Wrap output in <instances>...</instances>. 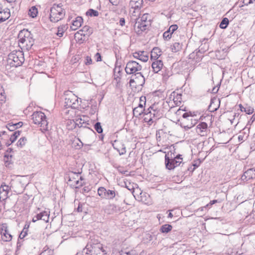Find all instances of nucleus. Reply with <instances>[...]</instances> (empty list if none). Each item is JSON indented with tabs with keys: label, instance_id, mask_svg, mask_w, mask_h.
Here are the masks:
<instances>
[{
	"label": "nucleus",
	"instance_id": "nucleus-1",
	"mask_svg": "<svg viewBox=\"0 0 255 255\" xmlns=\"http://www.w3.org/2000/svg\"><path fill=\"white\" fill-rule=\"evenodd\" d=\"M142 66L137 62L133 60L129 61L126 65L125 68V71L127 74H133L132 77H135V79L140 80L141 83L136 82L134 78H131L129 84L130 86L136 87L137 85L143 86L145 83V78L141 72Z\"/></svg>",
	"mask_w": 255,
	"mask_h": 255
},
{
	"label": "nucleus",
	"instance_id": "nucleus-2",
	"mask_svg": "<svg viewBox=\"0 0 255 255\" xmlns=\"http://www.w3.org/2000/svg\"><path fill=\"white\" fill-rule=\"evenodd\" d=\"M18 46L21 50L28 51L33 45L34 40L32 34L27 29L20 30L18 34Z\"/></svg>",
	"mask_w": 255,
	"mask_h": 255
},
{
	"label": "nucleus",
	"instance_id": "nucleus-3",
	"mask_svg": "<svg viewBox=\"0 0 255 255\" xmlns=\"http://www.w3.org/2000/svg\"><path fill=\"white\" fill-rule=\"evenodd\" d=\"M182 155L178 154L175 155L171 151L168 152L165 156V164L166 168L169 170L173 169L182 163L183 159Z\"/></svg>",
	"mask_w": 255,
	"mask_h": 255
},
{
	"label": "nucleus",
	"instance_id": "nucleus-4",
	"mask_svg": "<svg viewBox=\"0 0 255 255\" xmlns=\"http://www.w3.org/2000/svg\"><path fill=\"white\" fill-rule=\"evenodd\" d=\"M62 6V3H54L50 8L49 19L51 22H57L64 18L65 10Z\"/></svg>",
	"mask_w": 255,
	"mask_h": 255
},
{
	"label": "nucleus",
	"instance_id": "nucleus-5",
	"mask_svg": "<svg viewBox=\"0 0 255 255\" xmlns=\"http://www.w3.org/2000/svg\"><path fill=\"white\" fill-rule=\"evenodd\" d=\"M142 115L144 122L147 123L149 125H151L161 117L160 111L154 109L153 106L146 109Z\"/></svg>",
	"mask_w": 255,
	"mask_h": 255
},
{
	"label": "nucleus",
	"instance_id": "nucleus-6",
	"mask_svg": "<svg viewBox=\"0 0 255 255\" xmlns=\"http://www.w3.org/2000/svg\"><path fill=\"white\" fill-rule=\"evenodd\" d=\"M8 60L12 66L18 67L24 61V55L21 51H13L8 55Z\"/></svg>",
	"mask_w": 255,
	"mask_h": 255
},
{
	"label": "nucleus",
	"instance_id": "nucleus-7",
	"mask_svg": "<svg viewBox=\"0 0 255 255\" xmlns=\"http://www.w3.org/2000/svg\"><path fill=\"white\" fill-rule=\"evenodd\" d=\"M98 195L102 199L106 200H113L117 196H119V193L114 188L113 189H107L104 187H100L97 190Z\"/></svg>",
	"mask_w": 255,
	"mask_h": 255
},
{
	"label": "nucleus",
	"instance_id": "nucleus-8",
	"mask_svg": "<svg viewBox=\"0 0 255 255\" xmlns=\"http://www.w3.org/2000/svg\"><path fill=\"white\" fill-rule=\"evenodd\" d=\"M32 119L35 124L40 125V127L44 130L48 128V122L45 115L42 112H34L32 115Z\"/></svg>",
	"mask_w": 255,
	"mask_h": 255
},
{
	"label": "nucleus",
	"instance_id": "nucleus-9",
	"mask_svg": "<svg viewBox=\"0 0 255 255\" xmlns=\"http://www.w3.org/2000/svg\"><path fill=\"white\" fill-rule=\"evenodd\" d=\"M86 247L89 248V255H107L106 251L103 249L102 244L100 243H94L90 242L87 244Z\"/></svg>",
	"mask_w": 255,
	"mask_h": 255
},
{
	"label": "nucleus",
	"instance_id": "nucleus-10",
	"mask_svg": "<svg viewBox=\"0 0 255 255\" xmlns=\"http://www.w3.org/2000/svg\"><path fill=\"white\" fill-rule=\"evenodd\" d=\"M79 105L78 97L71 92H70V94H68L65 99V107L66 108L76 109Z\"/></svg>",
	"mask_w": 255,
	"mask_h": 255
},
{
	"label": "nucleus",
	"instance_id": "nucleus-11",
	"mask_svg": "<svg viewBox=\"0 0 255 255\" xmlns=\"http://www.w3.org/2000/svg\"><path fill=\"white\" fill-rule=\"evenodd\" d=\"M148 25V21H141L139 20V18H137L134 29L138 34H140L147 28Z\"/></svg>",
	"mask_w": 255,
	"mask_h": 255
},
{
	"label": "nucleus",
	"instance_id": "nucleus-12",
	"mask_svg": "<svg viewBox=\"0 0 255 255\" xmlns=\"http://www.w3.org/2000/svg\"><path fill=\"white\" fill-rule=\"evenodd\" d=\"M0 230L2 241L4 242H9L11 240L12 236L8 230L7 225L6 223L2 224Z\"/></svg>",
	"mask_w": 255,
	"mask_h": 255
},
{
	"label": "nucleus",
	"instance_id": "nucleus-13",
	"mask_svg": "<svg viewBox=\"0 0 255 255\" xmlns=\"http://www.w3.org/2000/svg\"><path fill=\"white\" fill-rule=\"evenodd\" d=\"M195 129L198 134L202 136L207 135L209 131L208 125L205 122H200L196 126Z\"/></svg>",
	"mask_w": 255,
	"mask_h": 255
},
{
	"label": "nucleus",
	"instance_id": "nucleus-14",
	"mask_svg": "<svg viewBox=\"0 0 255 255\" xmlns=\"http://www.w3.org/2000/svg\"><path fill=\"white\" fill-rule=\"evenodd\" d=\"M93 33V29L88 25H85L82 29L77 31L75 36H77L80 34L82 36L87 37V39Z\"/></svg>",
	"mask_w": 255,
	"mask_h": 255
},
{
	"label": "nucleus",
	"instance_id": "nucleus-15",
	"mask_svg": "<svg viewBox=\"0 0 255 255\" xmlns=\"http://www.w3.org/2000/svg\"><path fill=\"white\" fill-rule=\"evenodd\" d=\"M189 59H193L195 62H199L203 57V52L201 50H196L189 54Z\"/></svg>",
	"mask_w": 255,
	"mask_h": 255
},
{
	"label": "nucleus",
	"instance_id": "nucleus-16",
	"mask_svg": "<svg viewBox=\"0 0 255 255\" xmlns=\"http://www.w3.org/2000/svg\"><path fill=\"white\" fill-rule=\"evenodd\" d=\"M153 71L155 73H158L161 70H164L163 62L161 60H154L151 65Z\"/></svg>",
	"mask_w": 255,
	"mask_h": 255
},
{
	"label": "nucleus",
	"instance_id": "nucleus-17",
	"mask_svg": "<svg viewBox=\"0 0 255 255\" xmlns=\"http://www.w3.org/2000/svg\"><path fill=\"white\" fill-rule=\"evenodd\" d=\"M255 178V169L250 168L245 171L241 177L243 181H248Z\"/></svg>",
	"mask_w": 255,
	"mask_h": 255
},
{
	"label": "nucleus",
	"instance_id": "nucleus-18",
	"mask_svg": "<svg viewBox=\"0 0 255 255\" xmlns=\"http://www.w3.org/2000/svg\"><path fill=\"white\" fill-rule=\"evenodd\" d=\"M133 56L136 59L141 60L142 62H146L148 60V55L146 52L144 51H139L133 53Z\"/></svg>",
	"mask_w": 255,
	"mask_h": 255
},
{
	"label": "nucleus",
	"instance_id": "nucleus-19",
	"mask_svg": "<svg viewBox=\"0 0 255 255\" xmlns=\"http://www.w3.org/2000/svg\"><path fill=\"white\" fill-rule=\"evenodd\" d=\"M162 51L161 49L157 47H154L151 51L150 58L151 60H158V58L161 55Z\"/></svg>",
	"mask_w": 255,
	"mask_h": 255
},
{
	"label": "nucleus",
	"instance_id": "nucleus-20",
	"mask_svg": "<svg viewBox=\"0 0 255 255\" xmlns=\"http://www.w3.org/2000/svg\"><path fill=\"white\" fill-rule=\"evenodd\" d=\"M83 21V19L81 16L76 17L75 19L73 20L72 22V26H71V28L73 30H76L78 28L81 26Z\"/></svg>",
	"mask_w": 255,
	"mask_h": 255
},
{
	"label": "nucleus",
	"instance_id": "nucleus-21",
	"mask_svg": "<svg viewBox=\"0 0 255 255\" xmlns=\"http://www.w3.org/2000/svg\"><path fill=\"white\" fill-rule=\"evenodd\" d=\"M49 212L44 211L37 214V220H41L45 223L48 222Z\"/></svg>",
	"mask_w": 255,
	"mask_h": 255
},
{
	"label": "nucleus",
	"instance_id": "nucleus-22",
	"mask_svg": "<svg viewBox=\"0 0 255 255\" xmlns=\"http://www.w3.org/2000/svg\"><path fill=\"white\" fill-rule=\"evenodd\" d=\"M143 0H130L129 5L134 9H140L143 4Z\"/></svg>",
	"mask_w": 255,
	"mask_h": 255
},
{
	"label": "nucleus",
	"instance_id": "nucleus-23",
	"mask_svg": "<svg viewBox=\"0 0 255 255\" xmlns=\"http://www.w3.org/2000/svg\"><path fill=\"white\" fill-rule=\"evenodd\" d=\"M239 107L242 112H245L247 114L251 115L254 112V109L248 105H246V106L244 107L242 104H240Z\"/></svg>",
	"mask_w": 255,
	"mask_h": 255
},
{
	"label": "nucleus",
	"instance_id": "nucleus-24",
	"mask_svg": "<svg viewBox=\"0 0 255 255\" xmlns=\"http://www.w3.org/2000/svg\"><path fill=\"white\" fill-rule=\"evenodd\" d=\"M145 109H142L140 107H135L133 109V115L136 118H139L142 115L145 111Z\"/></svg>",
	"mask_w": 255,
	"mask_h": 255
},
{
	"label": "nucleus",
	"instance_id": "nucleus-25",
	"mask_svg": "<svg viewBox=\"0 0 255 255\" xmlns=\"http://www.w3.org/2000/svg\"><path fill=\"white\" fill-rule=\"evenodd\" d=\"M172 229V226L169 224H165L161 226L159 231L162 233L167 234Z\"/></svg>",
	"mask_w": 255,
	"mask_h": 255
},
{
	"label": "nucleus",
	"instance_id": "nucleus-26",
	"mask_svg": "<svg viewBox=\"0 0 255 255\" xmlns=\"http://www.w3.org/2000/svg\"><path fill=\"white\" fill-rule=\"evenodd\" d=\"M67 25H62L58 27L56 35L59 37H61L63 35L64 31L67 29Z\"/></svg>",
	"mask_w": 255,
	"mask_h": 255
},
{
	"label": "nucleus",
	"instance_id": "nucleus-27",
	"mask_svg": "<svg viewBox=\"0 0 255 255\" xmlns=\"http://www.w3.org/2000/svg\"><path fill=\"white\" fill-rule=\"evenodd\" d=\"M3 15L0 17V22H3L7 19L10 16L9 9L6 8L2 12Z\"/></svg>",
	"mask_w": 255,
	"mask_h": 255
},
{
	"label": "nucleus",
	"instance_id": "nucleus-28",
	"mask_svg": "<svg viewBox=\"0 0 255 255\" xmlns=\"http://www.w3.org/2000/svg\"><path fill=\"white\" fill-rule=\"evenodd\" d=\"M182 45L179 42H175L171 46V49L173 52H177L182 49Z\"/></svg>",
	"mask_w": 255,
	"mask_h": 255
},
{
	"label": "nucleus",
	"instance_id": "nucleus-29",
	"mask_svg": "<svg viewBox=\"0 0 255 255\" xmlns=\"http://www.w3.org/2000/svg\"><path fill=\"white\" fill-rule=\"evenodd\" d=\"M174 98H173V101L174 103L177 105V106H180V105L181 104L182 101V94H175L174 92Z\"/></svg>",
	"mask_w": 255,
	"mask_h": 255
},
{
	"label": "nucleus",
	"instance_id": "nucleus-30",
	"mask_svg": "<svg viewBox=\"0 0 255 255\" xmlns=\"http://www.w3.org/2000/svg\"><path fill=\"white\" fill-rule=\"evenodd\" d=\"M38 14V10L37 8L35 6H32L29 9L28 11V14L32 18H34L37 16Z\"/></svg>",
	"mask_w": 255,
	"mask_h": 255
},
{
	"label": "nucleus",
	"instance_id": "nucleus-31",
	"mask_svg": "<svg viewBox=\"0 0 255 255\" xmlns=\"http://www.w3.org/2000/svg\"><path fill=\"white\" fill-rule=\"evenodd\" d=\"M86 14L87 15L90 16L91 17H97L99 15V13L97 10L92 8L89 9L87 11Z\"/></svg>",
	"mask_w": 255,
	"mask_h": 255
},
{
	"label": "nucleus",
	"instance_id": "nucleus-32",
	"mask_svg": "<svg viewBox=\"0 0 255 255\" xmlns=\"http://www.w3.org/2000/svg\"><path fill=\"white\" fill-rule=\"evenodd\" d=\"M21 131L17 130L14 131L11 135L9 138V140L11 143H13L17 139V138L20 135Z\"/></svg>",
	"mask_w": 255,
	"mask_h": 255
},
{
	"label": "nucleus",
	"instance_id": "nucleus-33",
	"mask_svg": "<svg viewBox=\"0 0 255 255\" xmlns=\"http://www.w3.org/2000/svg\"><path fill=\"white\" fill-rule=\"evenodd\" d=\"M229 23V20L228 18L227 17H224L222 19L219 26L221 29H226Z\"/></svg>",
	"mask_w": 255,
	"mask_h": 255
},
{
	"label": "nucleus",
	"instance_id": "nucleus-34",
	"mask_svg": "<svg viewBox=\"0 0 255 255\" xmlns=\"http://www.w3.org/2000/svg\"><path fill=\"white\" fill-rule=\"evenodd\" d=\"M95 129L96 131L100 134L102 133L103 131V129L102 127L101 126V124L100 122H97L95 124L94 126Z\"/></svg>",
	"mask_w": 255,
	"mask_h": 255
},
{
	"label": "nucleus",
	"instance_id": "nucleus-35",
	"mask_svg": "<svg viewBox=\"0 0 255 255\" xmlns=\"http://www.w3.org/2000/svg\"><path fill=\"white\" fill-rule=\"evenodd\" d=\"M27 141V139L25 137H21L17 141L16 145L19 147H22L25 145Z\"/></svg>",
	"mask_w": 255,
	"mask_h": 255
},
{
	"label": "nucleus",
	"instance_id": "nucleus-36",
	"mask_svg": "<svg viewBox=\"0 0 255 255\" xmlns=\"http://www.w3.org/2000/svg\"><path fill=\"white\" fill-rule=\"evenodd\" d=\"M26 225H25L23 229L21 231V233L20 234L19 236V238L20 239H23L27 235V232H28V228L29 227V225L27 226V227H26Z\"/></svg>",
	"mask_w": 255,
	"mask_h": 255
},
{
	"label": "nucleus",
	"instance_id": "nucleus-37",
	"mask_svg": "<svg viewBox=\"0 0 255 255\" xmlns=\"http://www.w3.org/2000/svg\"><path fill=\"white\" fill-rule=\"evenodd\" d=\"M108 207L113 212H117L120 210V207L114 204H110Z\"/></svg>",
	"mask_w": 255,
	"mask_h": 255
},
{
	"label": "nucleus",
	"instance_id": "nucleus-38",
	"mask_svg": "<svg viewBox=\"0 0 255 255\" xmlns=\"http://www.w3.org/2000/svg\"><path fill=\"white\" fill-rule=\"evenodd\" d=\"M164 70H162L161 71V73H160V74L162 75V77H163V79L165 80H167L170 76V73L169 72H166V68L165 67H164Z\"/></svg>",
	"mask_w": 255,
	"mask_h": 255
},
{
	"label": "nucleus",
	"instance_id": "nucleus-39",
	"mask_svg": "<svg viewBox=\"0 0 255 255\" xmlns=\"http://www.w3.org/2000/svg\"><path fill=\"white\" fill-rule=\"evenodd\" d=\"M255 2V0H243L242 1V4L240 3L239 4V7H242L244 5H248L249 4H250L251 3H253V2Z\"/></svg>",
	"mask_w": 255,
	"mask_h": 255
},
{
	"label": "nucleus",
	"instance_id": "nucleus-40",
	"mask_svg": "<svg viewBox=\"0 0 255 255\" xmlns=\"http://www.w3.org/2000/svg\"><path fill=\"white\" fill-rule=\"evenodd\" d=\"M88 250L89 248L85 247L82 252L77 253L76 255H89L90 253H88L89 250Z\"/></svg>",
	"mask_w": 255,
	"mask_h": 255
},
{
	"label": "nucleus",
	"instance_id": "nucleus-41",
	"mask_svg": "<svg viewBox=\"0 0 255 255\" xmlns=\"http://www.w3.org/2000/svg\"><path fill=\"white\" fill-rule=\"evenodd\" d=\"M178 27L177 25L173 24L169 27L167 30L169 32L172 34V33L177 29Z\"/></svg>",
	"mask_w": 255,
	"mask_h": 255
},
{
	"label": "nucleus",
	"instance_id": "nucleus-42",
	"mask_svg": "<svg viewBox=\"0 0 255 255\" xmlns=\"http://www.w3.org/2000/svg\"><path fill=\"white\" fill-rule=\"evenodd\" d=\"M255 121V113L252 116L251 118L248 121V124L246 126L247 128H250V126L253 124L254 122Z\"/></svg>",
	"mask_w": 255,
	"mask_h": 255
},
{
	"label": "nucleus",
	"instance_id": "nucleus-43",
	"mask_svg": "<svg viewBox=\"0 0 255 255\" xmlns=\"http://www.w3.org/2000/svg\"><path fill=\"white\" fill-rule=\"evenodd\" d=\"M172 34L168 31H165L163 34V37L166 40H168L171 38Z\"/></svg>",
	"mask_w": 255,
	"mask_h": 255
},
{
	"label": "nucleus",
	"instance_id": "nucleus-44",
	"mask_svg": "<svg viewBox=\"0 0 255 255\" xmlns=\"http://www.w3.org/2000/svg\"><path fill=\"white\" fill-rule=\"evenodd\" d=\"M7 128L11 131H14L16 129V128H15L13 125V123H9L6 125Z\"/></svg>",
	"mask_w": 255,
	"mask_h": 255
},
{
	"label": "nucleus",
	"instance_id": "nucleus-45",
	"mask_svg": "<svg viewBox=\"0 0 255 255\" xmlns=\"http://www.w3.org/2000/svg\"><path fill=\"white\" fill-rule=\"evenodd\" d=\"M73 185L74 188H79L83 185V183L81 182H80L79 180H77L75 181V184Z\"/></svg>",
	"mask_w": 255,
	"mask_h": 255
},
{
	"label": "nucleus",
	"instance_id": "nucleus-46",
	"mask_svg": "<svg viewBox=\"0 0 255 255\" xmlns=\"http://www.w3.org/2000/svg\"><path fill=\"white\" fill-rule=\"evenodd\" d=\"M75 38H77L78 39V41L81 43L85 41L87 39V37L82 36L81 34H80L79 36H75Z\"/></svg>",
	"mask_w": 255,
	"mask_h": 255
},
{
	"label": "nucleus",
	"instance_id": "nucleus-47",
	"mask_svg": "<svg viewBox=\"0 0 255 255\" xmlns=\"http://www.w3.org/2000/svg\"><path fill=\"white\" fill-rule=\"evenodd\" d=\"M91 190V187L90 186H85L82 189V193L83 194L88 193Z\"/></svg>",
	"mask_w": 255,
	"mask_h": 255
},
{
	"label": "nucleus",
	"instance_id": "nucleus-48",
	"mask_svg": "<svg viewBox=\"0 0 255 255\" xmlns=\"http://www.w3.org/2000/svg\"><path fill=\"white\" fill-rule=\"evenodd\" d=\"M0 188H2V191L5 192L6 194H7V193H8L9 190V188L8 186L2 184L1 185Z\"/></svg>",
	"mask_w": 255,
	"mask_h": 255
},
{
	"label": "nucleus",
	"instance_id": "nucleus-49",
	"mask_svg": "<svg viewBox=\"0 0 255 255\" xmlns=\"http://www.w3.org/2000/svg\"><path fill=\"white\" fill-rule=\"evenodd\" d=\"M122 147L121 149H119L118 151L120 154V155H123L126 152V147L124 146V144H122Z\"/></svg>",
	"mask_w": 255,
	"mask_h": 255
},
{
	"label": "nucleus",
	"instance_id": "nucleus-50",
	"mask_svg": "<svg viewBox=\"0 0 255 255\" xmlns=\"http://www.w3.org/2000/svg\"><path fill=\"white\" fill-rule=\"evenodd\" d=\"M92 63V60L91 58L88 56H86L85 61V64L86 65H88L91 64Z\"/></svg>",
	"mask_w": 255,
	"mask_h": 255
},
{
	"label": "nucleus",
	"instance_id": "nucleus-51",
	"mask_svg": "<svg viewBox=\"0 0 255 255\" xmlns=\"http://www.w3.org/2000/svg\"><path fill=\"white\" fill-rule=\"evenodd\" d=\"M119 144H121V143H120L119 142H118L117 140H115L114 142L113 143V146L114 148L116 149L117 151H118L119 149H120V148L119 147Z\"/></svg>",
	"mask_w": 255,
	"mask_h": 255
},
{
	"label": "nucleus",
	"instance_id": "nucleus-52",
	"mask_svg": "<svg viewBox=\"0 0 255 255\" xmlns=\"http://www.w3.org/2000/svg\"><path fill=\"white\" fill-rule=\"evenodd\" d=\"M200 163H201V161L199 160H198L197 161H194V163L192 164V165L194 166V168H193L192 171H193L196 168H197L200 165Z\"/></svg>",
	"mask_w": 255,
	"mask_h": 255
},
{
	"label": "nucleus",
	"instance_id": "nucleus-53",
	"mask_svg": "<svg viewBox=\"0 0 255 255\" xmlns=\"http://www.w3.org/2000/svg\"><path fill=\"white\" fill-rule=\"evenodd\" d=\"M192 117V113L191 112L184 113L182 115V117L184 119H188L189 117Z\"/></svg>",
	"mask_w": 255,
	"mask_h": 255
},
{
	"label": "nucleus",
	"instance_id": "nucleus-54",
	"mask_svg": "<svg viewBox=\"0 0 255 255\" xmlns=\"http://www.w3.org/2000/svg\"><path fill=\"white\" fill-rule=\"evenodd\" d=\"M139 103H141L143 104L144 106H145L146 104V98L145 96H141L139 99Z\"/></svg>",
	"mask_w": 255,
	"mask_h": 255
},
{
	"label": "nucleus",
	"instance_id": "nucleus-55",
	"mask_svg": "<svg viewBox=\"0 0 255 255\" xmlns=\"http://www.w3.org/2000/svg\"><path fill=\"white\" fill-rule=\"evenodd\" d=\"M218 90H219V88H217V87H214L212 88V89L211 90H210V89H209L208 90V92L211 93L216 94L218 92Z\"/></svg>",
	"mask_w": 255,
	"mask_h": 255
},
{
	"label": "nucleus",
	"instance_id": "nucleus-56",
	"mask_svg": "<svg viewBox=\"0 0 255 255\" xmlns=\"http://www.w3.org/2000/svg\"><path fill=\"white\" fill-rule=\"evenodd\" d=\"M4 162L5 166H6V167L8 166L10 164L12 163L11 160L10 158H8V159L4 158Z\"/></svg>",
	"mask_w": 255,
	"mask_h": 255
},
{
	"label": "nucleus",
	"instance_id": "nucleus-57",
	"mask_svg": "<svg viewBox=\"0 0 255 255\" xmlns=\"http://www.w3.org/2000/svg\"><path fill=\"white\" fill-rule=\"evenodd\" d=\"M217 202H218V200H213L212 201H211L209 204H208L207 205H206V206L204 207V208H206V207L210 208L212 205H213L214 204L217 203Z\"/></svg>",
	"mask_w": 255,
	"mask_h": 255
},
{
	"label": "nucleus",
	"instance_id": "nucleus-58",
	"mask_svg": "<svg viewBox=\"0 0 255 255\" xmlns=\"http://www.w3.org/2000/svg\"><path fill=\"white\" fill-rule=\"evenodd\" d=\"M120 25L123 26L125 25V19L124 17H121L119 22Z\"/></svg>",
	"mask_w": 255,
	"mask_h": 255
},
{
	"label": "nucleus",
	"instance_id": "nucleus-59",
	"mask_svg": "<svg viewBox=\"0 0 255 255\" xmlns=\"http://www.w3.org/2000/svg\"><path fill=\"white\" fill-rule=\"evenodd\" d=\"M95 58L96 59V61L97 62H99V61H102V56L100 54V53L99 52H97L96 54H95Z\"/></svg>",
	"mask_w": 255,
	"mask_h": 255
},
{
	"label": "nucleus",
	"instance_id": "nucleus-60",
	"mask_svg": "<svg viewBox=\"0 0 255 255\" xmlns=\"http://www.w3.org/2000/svg\"><path fill=\"white\" fill-rule=\"evenodd\" d=\"M194 124H193L192 123H191L190 125H188L186 126L182 125V127H183L185 130H188L192 128L194 126Z\"/></svg>",
	"mask_w": 255,
	"mask_h": 255
},
{
	"label": "nucleus",
	"instance_id": "nucleus-61",
	"mask_svg": "<svg viewBox=\"0 0 255 255\" xmlns=\"http://www.w3.org/2000/svg\"><path fill=\"white\" fill-rule=\"evenodd\" d=\"M121 65L119 64L118 61H117L115 63V71H116L117 69H119L118 73H120L121 72L120 68H121Z\"/></svg>",
	"mask_w": 255,
	"mask_h": 255
},
{
	"label": "nucleus",
	"instance_id": "nucleus-62",
	"mask_svg": "<svg viewBox=\"0 0 255 255\" xmlns=\"http://www.w3.org/2000/svg\"><path fill=\"white\" fill-rule=\"evenodd\" d=\"M82 206L83 205L81 204L80 203H79L78 206L76 209V210L78 212H82Z\"/></svg>",
	"mask_w": 255,
	"mask_h": 255
},
{
	"label": "nucleus",
	"instance_id": "nucleus-63",
	"mask_svg": "<svg viewBox=\"0 0 255 255\" xmlns=\"http://www.w3.org/2000/svg\"><path fill=\"white\" fill-rule=\"evenodd\" d=\"M139 20L141 21H147L146 20L147 19V15L143 14L141 18H138Z\"/></svg>",
	"mask_w": 255,
	"mask_h": 255
},
{
	"label": "nucleus",
	"instance_id": "nucleus-64",
	"mask_svg": "<svg viewBox=\"0 0 255 255\" xmlns=\"http://www.w3.org/2000/svg\"><path fill=\"white\" fill-rule=\"evenodd\" d=\"M109 1L114 5H117L119 3V0H109Z\"/></svg>",
	"mask_w": 255,
	"mask_h": 255
}]
</instances>
